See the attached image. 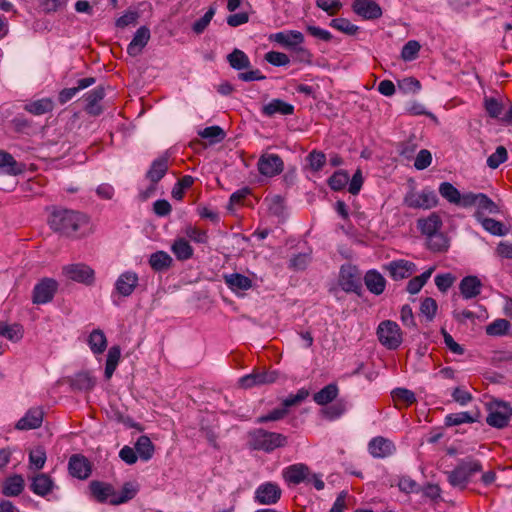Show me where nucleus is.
Here are the masks:
<instances>
[{
	"instance_id": "5fc2aeb1",
	"label": "nucleus",
	"mask_w": 512,
	"mask_h": 512,
	"mask_svg": "<svg viewBox=\"0 0 512 512\" xmlns=\"http://www.w3.org/2000/svg\"><path fill=\"white\" fill-rule=\"evenodd\" d=\"M438 310V304L432 297H426L422 300L420 305V313L428 322L434 320Z\"/></svg>"
},
{
	"instance_id": "c756f323",
	"label": "nucleus",
	"mask_w": 512,
	"mask_h": 512,
	"mask_svg": "<svg viewBox=\"0 0 512 512\" xmlns=\"http://www.w3.org/2000/svg\"><path fill=\"white\" fill-rule=\"evenodd\" d=\"M224 282L228 288L238 294L242 291H247L252 288V280L240 273H231L224 275Z\"/></svg>"
},
{
	"instance_id": "5701e85b",
	"label": "nucleus",
	"mask_w": 512,
	"mask_h": 512,
	"mask_svg": "<svg viewBox=\"0 0 512 512\" xmlns=\"http://www.w3.org/2000/svg\"><path fill=\"white\" fill-rule=\"evenodd\" d=\"M269 40L280 44L290 51L297 44L304 42V36L300 31L289 30L271 34Z\"/></svg>"
},
{
	"instance_id": "1a4fd4ad",
	"label": "nucleus",
	"mask_w": 512,
	"mask_h": 512,
	"mask_svg": "<svg viewBox=\"0 0 512 512\" xmlns=\"http://www.w3.org/2000/svg\"><path fill=\"white\" fill-rule=\"evenodd\" d=\"M58 290V282L53 278L41 279L33 288L32 302L34 304H46L53 300Z\"/></svg>"
},
{
	"instance_id": "4be33fe9",
	"label": "nucleus",
	"mask_w": 512,
	"mask_h": 512,
	"mask_svg": "<svg viewBox=\"0 0 512 512\" xmlns=\"http://www.w3.org/2000/svg\"><path fill=\"white\" fill-rule=\"evenodd\" d=\"M91 496L99 503H105L116 496V490L110 483L93 480L89 483Z\"/></svg>"
},
{
	"instance_id": "338daca9",
	"label": "nucleus",
	"mask_w": 512,
	"mask_h": 512,
	"mask_svg": "<svg viewBox=\"0 0 512 512\" xmlns=\"http://www.w3.org/2000/svg\"><path fill=\"white\" fill-rule=\"evenodd\" d=\"M311 169L315 172L320 171L326 163V156L321 151L313 150L307 156Z\"/></svg>"
},
{
	"instance_id": "774afa93",
	"label": "nucleus",
	"mask_w": 512,
	"mask_h": 512,
	"mask_svg": "<svg viewBox=\"0 0 512 512\" xmlns=\"http://www.w3.org/2000/svg\"><path fill=\"white\" fill-rule=\"evenodd\" d=\"M484 106L491 118H499L503 110V104L493 97L485 98Z\"/></svg>"
},
{
	"instance_id": "cd10ccee",
	"label": "nucleus",
	"mask_w": 512,
	"mask_h": 512,
	"mask_svg": "<svg viewBox=\"0 0 512 512\" xmlns=\"http://www.w3.org/2000/svg\"><path fill=\"white\" fill-rule=\"evenodd\" d=\"M482 283L477 276L469 275L462 278L459 283V290L462 297L466 300L480 295Z\"/></svg>"
},
{
	"instance_id": "bb28decb",
	"label": "nucleus",
	"mask_w": 512,
	"mask_h": 512,
	"mask_svg": "<svg viewBox=\"0 0 512 512\" xmlns=\"http://www.w3.org/2000/svg\"><path fill=\"white\" fill-rule=\"evenodd\" d=\"M25 488V480L22 475L14 474L5 478L1 485V492L6 497H17Z\"/></svg>"
},
{
	"instance_id": "f8f14e48",
	"label": "nucleus",
	"mask_w": 512,
	"mask_h": 512,
	"mask_svg": "<svg viewBox=\"0 0 512 512\" xmlns=\"http://www.w3.org/2000/svg\"><path fill=\"white\" fill-rule=\"evenodd\" d=\"M383 268L394 281L407 279L417 272L416 264L405 259L393 260L384 265Z\"/></svg>"
},
{
	"instance_id": "4468645a",
	"label": "nucleus",
	"mask_w": 512,
	"mask_h": 512,
	"mask_svg": "<svg viewBox=\"0 0 512 512\" xmlns=\"http://www.w3.org/2000/svg\"><path fill=\"white\" fill-rule=\"evenodd\" d=\"M281 488L273 482H266L258 486L255 491V501L261 505H273L281 498Z\"/></svg>"
},
{
	"instance_id": "6e6552de",
	"label": "nucleus",
	"mask_w": 512,
	"mask_h": 512,
	"mask_svg": "<svg viewBox=\"0 0 512 512\" xmlns=\"http://www.w3.org/2000/svg\"><path fill=\"white\" fill-rule=\"evenodd\" d=\"M439 199L435 191L425 188L420 193L409 192L404 197V204L413 209H431L438 205Z\"/></svg>"
},
{
	"instance_id": "2f4dec72",
	"label": "nucleus",
	"mask_w": 512,
	"mask_h": 512,
	"mask_svg": "<svg viewBox=\"0 0 512 512\" xmlns=\"http://www.w3.org/2000/svg\"><path fill=\"white\" fill-rule=\"evenodd\" d=\"M442 225V219L436 212L431 213L426 218H420L417 220V228L425 236L439 232Z\"/></svg>"
},
{
	"instance_id": "09e8293b",
	"label": "nucleus",
	"mask_w": 512,
	"mask_h": 512,
	"mask_svg": "<svg viewBox=\"0 0 512 512\" xmlns=\"http://www.w3.org/2000/svg\"><path fill=\"white\" fill-rule=\"evenodd\" d=\"M475 215L481 221V224L486 231L496 236L505 235L506 228L502 222L492 218H480V211H477Z\"/></svg>"
},
{
	"instance_id": "4c0bfd02",
	"label": "nucleus",
	"mask_w": 512,
	"mask_h": 512,
	"mask_svg": "<svg viewBox=\"0 0 512 512\" xmlns=\"http://www.w3.org/2000/svg\"><path fill=\"white\" fill-rule=\"evenodd\" d=\"M95 384L96 379L87 371L79 372L71 379V387L74 390L90 391Z\"/></svg>"
},
{
	"instance_id": "3c124183",
	"label": "nucleus",
	"mask_w": 512,
	"mask_h": 512,
	"mask_svg": "<svg viewBox=\"0 0 512 512\" xmlns=\"http://www.w3.org/2000/svg\"><path fill=\"white\" fill-rule=\"evenodd\" d=\"M418 148V144L415 142V137L412 136L406 141H402L397 144V152L399 156L406 160L414 158V154Z\"/></svg>"
},
{
	"instance_id": "e2e57ef3",
	"label": "nucleus",
	"mask_w": 512,
	"mask_h": 512,
	"mask_svg": "<svg viewBox=\"0 0 512 512\" xmlns=\"http://www.w3.org/2000/svg\"><path fill=\"white\" fill-rule=\"evenodd\" d=\"M264 59L271 65L276 67L286 66L290 63L288 55L278 51H269L265 54Z\"/></svg>"
},
{
	"instance_id": "9d476101",
	"label": "nucleus",
	"mask_w": 512,
	"mask_h": 512,
	"mask_svg": "<svg viewBox=\"0 0 512 512\" xmlns=\"http://www.w3.org/2000/svg\"><path fill=\"white\" fill-rule=\"evenodd\" d=\"M62 272L68 279L87 286L92 285L95 280L94 270L83 263L66 265L62 268Z\"/></svg>"
},
{
	"instance_id": "ea45409f",
	"label": "nucleus",
	"mask_w": 512,
	"mask_h": 512,
	"mask_svg": "<svg viewBox=\"0 0 512 512\" xmlns=\"http://www.w3.org/2000/svg\"><path fill=\"white\" fill-rule=\"evenodd\" d=\"M435 267L432 266L424 271L422 274L411 278L406 286V291L411 295H415L420 292L422 287L427 283L432 273L434 272Z\"/></svg>"
},
{
	"instance_id": "a878e982",
	"label": "nucleus",
	"mask_w": 512,
	"mask_h": 512,
	"mask_svg": "<svg viewBox=\"0 0 512 512\" xmlns=\"http://www.w3.org/2000/svg\"><path fill=\"white\" fill-rule=\"evenodd\" d=\"M44 412L40 407L29 409L26 414L16 423L18 430H32L39 428L43 421Z\"/></svg>"
},
{
	"instance_id": "2eb2a0df",
	"label": "nucleus",
	"mask_w": 512,
	"mask_h": 512,
	"mask_svg": "<svg viewBox=\"0 0 512 512\" xmlns=\"http://www.w3.org/2000/svg\"><path fill=\"white\" fill-rule=\"evenodd\" d=\"M68 470L72 477L85 480L92 473V464L82 454H73L68 461Z\"/></svg>"
},
{
	"instance_id": "a18cd8bd",
	"label": "nucleus",
	"mask_w": 512,
	"mask_h": 512,
	"mask_svg": "<svg viewBox=\"0 0 512 512\" xmlns=\"http://www.w3.org/2000/svg\"><path fill=\"white\" fill-rule=\"evenodd\" d=\"M0 335L12 342H18L23 338V328L20 324L9 325L0 321Z\"/></svg>"
},
{
	"instance_id": "58836bf2",
	"label": "nucleus",
	"mask_w": 512,
	"mask_h": 512,
	"mask_svg": "<svg viewBox=\"0 0 512 512\" xmlns=\"http://www.w3.org/2000/svg\"><path fill=\"white\" fill-rule=\"evenodd\" d=\"M88 345L94 354H101L107 348V338L101 329H94L88 338Z\"/></svg>"
},
{
	"instance_id": "f3484780",
	"label": "nucleus",
	"mask_w": 512,
	"mask_h": 512,
	"mask_svg": "<svg viewBox=\"0 0 512 512\" xmlns=\"http://www.w3.org/2000/svg\"><path fill=\"white\" fill-rule=\"evenodd\" d=\"M138 275L133 271H126L119 275L115 282V292L123 297H129L138 286Z\"/></svg>"
},
{
	"instance_id": "69168bd1",
	"label": "nucleus",
	"mask_w": 512,
	"mask_h": 512,
	"mask_svg": "<svg viewBox=\"0 0 512 512\" xmlns=\"http://www.w3.org/2000/svg\"><path fill=\"white\" fill-rule=\"evenodd\" d=\"M476 206L479 210L486 211L490 214L498 213V206L484 193H478Z\"/></svg>"
},
{
	"instance_id": "7c9ffc66",
	"label": "nucleus",
	"mask_w": 512,
	"mask_h": 512,
	"mask_svg": "<svg viewBox=\"0 0 512 512\" xmlns=\"http://www.w3.org/2000/svg\"><path fill=\"white\" fill-rule=\"evenodd\" d=\"M105 89L103 86H97L93 90L85 94V100L87 102L85 111L91 115L97 116L102 113V108L98 103L104 98Z\"/></svg>"
},
{
	"instance_id": "393cba45",
	"label": "nucleus",
	"mask_w": 512,
	"mask_h": 512,
	"mask_svg": "<svg viewBox=\"0 0 512 512\" xmlns=\"http://www.w3.org/2000/svg\"><path fill=\"white\" fill-rule=\"evenodd\" d=\"M169 169V154L164 153L157 159L153 160L150 168L146 172V178L151 183H157L166 175Z\"/></svg>"
},
{
	"instance_id": "f704fd0d",
	"label": "nucleus",
	"mask_w": 512,
	"mask_h": 512,
	"mask_svg": "<svg viewBox=\"0 0 512 512\" xmlns=\"http://www.w3.org/2000/svg\"><path fill=\"white\" fill-rule=\"evenodd\" d=\"M480 412L475 411L474 413L469 411L451 413L445 417V425L448 427L457 426L463 423H474L479 420Z\"/></svg>"
},
{
	"instance_id": "9b49d317",
	"label": "nucleus",
	"mask_w": 512,
	"mask_h": 512,
	"mask_svg": "<svg viewBox=\"0 0 512 512\" xmlns=\"http://www.w3.org/2000/svg\"><path fill=\"white\" fill-rule=\"evenodd\" d=\"M278 377L279 372L276 370H253L252 373L247 374L239 379V386L244 389H249L255 386L272 384L277 381Z\"/></svg>"
},
{
	"instance_id": "79ce46f5",
	"label": "nucleus",
	"mask_w": 512,
	"mask_h": 512,
	"mask_svg": "<svg viewBox=\"0 0 512 512\" xmlns=\"http://www.w3.org/2000/svg\"><path fill=\"white\" fill-rule=\"evenodd\" d=\"M135 451L143 461H148L153 457L154 445L148 436L142 435L135 444Z\"/></svg>"
},
{
	"instance_id": "c03bdc74",
	"label": "nucleus",
	"mask_w": 512,
	"mask_h": 512,
	"mask_svg": "<svg viewBox=\"0 0 512 512\" xmlns=\"http://www.w3.org/2000/svg\"><path fill=\"white\" fill-rule=\"evenodd\" d=\"M120 357H121L120 347L118 345L110 347L108 354H107L105 372H104L106 379H110L112 377L113 373L115 372V370L118 366Z\"/></svg>"
},
{
	"instance_id": "603ef678",
	"label": "nucleus",
	"mask_w": 512,
	"mask_h": 512,
	"mask_svg": "<svg viewBox=\"0 0 512 512\" xmlns=\"http://www.w3.org/2000/svg\"><path fill=\"white\" fill-rule=\"evenodd\" d=\"M199 136L209 139L211 144L219 143L224 140L226 133L220 126H209L199 131Z\"/></svg>"
},
{
	"instance_id": "6e6d98bb",
	"label": "nucleus",
	"mask_w": 512,
	"mask_h": 512,
	"mask_svg": "<svg viewBox=\"0 0 512 512\" xmlns=\"http://www.w3.org/2000/svg\"><path fill=\"white\" fill-rule=\"evenodd\" d=\"M510 322L506 319H496L486 326V334L489 336H502L508 333Z\"/></svg>"
},
{
	"instance_id": "473e14b6",
	"label": "nucleus",
	"mask_w": 512,
	"mask_h": 512,
	"mask_svg": "<svg viewBox=\"0 0 512 512\" xmlns=\"http://www.w3.org/2000/svg\"><path fill=\"white\" fill-rule=\"evenodd\" d=\"M262 113L268 117L275 114L292 115L294 113V106L282 99H273L262 107Z\"/></svg>"
},
{
	"instance_id": "864d4df0",
	"label": "nucleus",
	"mask_w": 512,
	"mask_h": 512,
	"mask_svg": "<svg viewBox=\"0 0 512 512\" xmlns=\"http://www.w3.org/2000/svg\"><path fill=\"white\" fill-rule=\"evenodd\" d=\"M328 185L334 191H341L349 182V174L346 171L338 170L328 178Z\"/></svg>"
},
{
	"instance_id": "f03ea898",
	"label": "nucleus",
	"mask_w": 512,
	"mask_h": 512,
	"mask_svg": "<svg viewBox=\"0 0 512 512\" xmlns=\"http://www.w3.org/2000/svg\"><path fill=\"white\" fill-rule=\"evenodd\" d=\"M339 387L336 383H330L313 394V401L325 406L321 409L324 418L333 421L340 418L347 410V401L343 398L338 399Z\"/></svg>"
},
{
	"instance_id": "c85d7f7f",
	"label": "nucleus",
	"mask_w": 512,
	"mask_h": 512,
	"mask_svg": "<svg viewBox=\"0 0 512 512\" xmlns=\"http://www.w3.org/2000/svg\"><path fill=\"white\" fill-rule=\"evenodd\" d=\"M25 165L17 162L15 158L8 152L0 150V172L17 176L24 172Z\"/></svg>"
},
{
	"instance_id": "20e7f679",
	"label": "nucleus",
	"mask_w": 512,
	"mask_h": 512,
	"mask_svg": "<svg viewBox=\"0 0 512 512\" xmlns=\"http://www.w3.org/2000/svg\"><path fill=\"white\" fill-rule=\"evenodd\" d=\"M482 471V464L479 460L473 458H466L461 460L457 466L447 474V480L453 487H458L460 490L466 489L470 478L478 472Z\"/></svg>"
},
{
	"instance_id": "e433bc0d",
	"label": "nucleus",
	"mask_w": 512,
	"mask_h": 512,
	"mask_svg": "<svg viewBox=\"0 0 512 512\" xmlns=\"http://www.w3.org/2000/svg\"><path fill=\"white\" fill-rule=\"evenodd\" d=\"M172 263V257L165 251L152 253L149 258V265L157 272L169 269L172 266Z\"/></svg>"
},
{
	"instance_id": "a211bd4d",
	"label": "nucleus",
	"mask_w": 512,
	"mask_h": 512,
	"mask_svg": "<svg viewBox=\"0 0 512 512\" xmlns=\"http://www.w3.org/2000/svg\"><path fill=\"white\" fill-rule=\"evenodd\" d=\"M352 9L366 20H374L382 16L381 7L373 0H354Z\"/></svg>"
},
{
	"instance_id": "aec40b11",
	"label": "nucleus",
	"mask_w": 512,
	"mask_h": 512,
	"mask_svg": "<svg viewBox=\"0 0 512 512\" xmlns=\"http://www.w3.org/2000/svg\"><path fill=\"white\" fill-rule=\"evenodd\" d=\"M30 490L40 497H45L55 488L53 479L46 473H38L30 478Z\"/></svg>"
},
{
	"instance_id": "6ab92c4d",
	"label": "nucleus",
	"mask_w": 512,
	"mask_h": 512,
	"mask_svg": "<svg viewBox=\"0 0 512 512\" xmlns=\"http://www.w3.org/2000/svg\"><path fill=\"white\" fill-rule=\"evenodd\" d=\"M394 443L382 436L374 437L368 443V451L374 458H386L395 452Z\"/></svg>"
},
{
	"instance_id": "49530a36",
	"label": "nucleus",
	"mask_w": 512,
	"mask_h": 512,
	"mask_svg": "<svg viewBox=\"0 0 512 512\" xmlns=\"http://www.w3.org/2000/svg\"><path fill=\"white\" fill-rule=\"evenodd\" d=\"M137 492L138 489L133 483L126 482L122 486L120 494L116 492V496L112 500H110V504L120 505L126 503L129 500L133 499L136 496Z\"/></svg>"
},
{
	"instance_id": "de8ad7c7",
	"label": "nucleus",
	"mask_w": 512,
	"mask_h": 512,
	"mask_svg": "<svg viewBox=\"0 0 512 512\" xmlns=\"http://www.w3.org/2000/svg\"><path fill=\"white\" fill-rule=\"evenodd\" d=\"M427 247L433 252H443L449 247L448 239L440 231L427 236Z\"/></svg>"
},
{
	"instance_id": "0e129e2a",
	"label": "nucleus",
	"mask_w": 512,
	"mask_h": 512,
	"mask_svg": "<svg viewBox=\"0 0 512 512\" xmlns=\"http://www.w3.org/2000/svg\"><path fill=\"white\" fill-rule=\"evenodd\" d=\"M293 54L294 61L311 64L313 55L312 53L305 47L301 46V44H297L290 50Z\"/></svg>"
},
{
	"instance_id": "423d86ee",
	"label": "nucleus",
	"mask_w": 512,
	"mask_h": 512,
	"mask_svg": "<svg viewBox=\"0 0 512 512\" xmlns=\"http://www.w3.org/2000/svg\"><path fill=\"white\" fill-rule=\"evenodd\" d=\"M489 414L486 422L489 426L502 429L508 426L512 417V407L504 401L493 400L487 404Z\"/></svg>"
},
{
	"instance_id": "8fccbe9b",
	"label": "nucleus",
	"mask_w": 512,
	"mask_h": 512,
	"mask_svg": "<svg viewBox=\"0 0 512 512\" xmlns=\"http://www.w3.org/2000/svg\"><path fill=\"white\" fill-rule=\"evenodd\" d=\"M439 193L451 204L457 205L461 202L460 191L450 182H442L439 185Z\"/></svg>"
},
{
	"instance_id": "37998d69",
	"label": "nucleus",
	"mask_w": 512,
	"mask_h": 512,
	"mask_svg": "<svg viewBox=\"0 0 512 512\" xmlns=\"http://www.w3.org/2000/svg\"><path fill=\"white\" fill-rule=\"evenodd\" d=\"M54 103L50 98H42L26 104L24 109L33 115H43L53 110Z\"/></svg>"
},
{
	"instance_id": "ddd939ff",
	"label": "nucleus",
	"mask_w": 512,
	"mask_h": 512,
	"mask_svg": "<svg viewBox=\"0 0 512 512\" xmlns=\"http://www.w3.org/2000/svg\"><path fill=\"white\" fill-rule=\"evenodd\" d=\"M257 168L261 175L274 177L284 169V162L277 154H262L257 162Z\"/></svg>"
},
{
	"instance_id": "a19ab883",
	"label": "nucleus",
	"mask_w": 512,
	"mask_h": 512,
	"mask_svg": "<svg viewBox=\"0 0 512 512\" xmlns=\"http://www.w3.org/2000/svg\"><path fill=\"white\" fill-rule=\"evenodd\" d=\"M171 251L179 261H185L193 256V247L184 238H178L171 246Z\"/></svg>"
},
{
	"instance_id": "4d7b16f0",
	"label": "nucleus",
	"mask_w": 512,
	"mask_h": 512,
	"mask_svg": "<svg viewBox=\"0 0 512 512\" xmlns=\"http://www.w3.org/2000/svg\"><path fill=\"white\" fill-rule=\"evenodd\" d=\"M216 13V8L211 6L206 11V13L197 21L194 22L192 25V30L195 34L200 35L202 34L208 25L210 24L211 20L213 19L214 15Z\"/></svg>"
},
{
	"instance_id": "680f3d73",
	"label": "nucleus",
	"mask_w": 512,
	"mask_h": 512,
	"mask_svg": "<svg viewBox=\"0 0 512 512\" xmlns=\"http://www.w3.org/2000/svg\"><path fill=\"white\" fill-rule=\"evenodd\" d=\"M392 397L395 401L402 402L407 406L416 402L415 393L406 388H395L392 391Z\"/></svg>"
},
{
	"instance_id": "13d9d810",
	"label": "nucleus",
	"mask_w": 512,
	"mask_h": 512,
	"mask_svg": "<svg viewBox=\"0 0 512 512\" xmlns=\"http://www.w3.org/2000/svg\"><path fill=\"white\" fill-rule=\"evenodd\" d=\"M507 159V149L504 146H498L496 151L487 158V166L491 169H497Z\"/></svg>"
},
{
	"instance_id": "412c9836",
	"label": "nucleus",
	"mask_w": 512,
	"mask_h": 512,
	"mask_svg": "<svg viewBox=\"0 0 512 512\" xmlns=\"http://www.w3.org/2000/svg\"><path fill=\"white\" fill-rule=\"evenodd\" d=\"M150 37V29L147 26L139 27L136 30L131 42L127 46V53L132 57L140 55L145 46L148 44Z\"/></svg>"
},
{
	"instance_id": "c9c22d12",
	"label": "nucleus",
	"mask_w": 512,
	"mask_h": 512,
	"mask_svg": "<svg viewBox=\"0 0 512 512\" xmlns=\"http://www.w3.org/2000/svg\"><path fill=\"white\" fill-rule=\"evenodd\" d=\"M227 62L230 67L234 70L241 71L244 69H249L251 67V62L246 53L238 48H235L231 53L227 55Z\"/></svg>"
},
{
	"instance_id": "dca6fc26",
	"label": "nucleus",
	"mask_w": 512,
	"mask_h": 512,
	"mask_svg": "<svg viewBox=\"0 0 512 512\" xmlns=\"http://www.w3.org/2000/svg\"><path fill=\"white\" fill-rule=\"evenodd\" d=\"M310 469L306 464L297 463L283 470V478L288 484L298 485L302 482L309 483Z\"/></svg>"
},
{
	"instance_id": "7ed1b4c3",
	"label": "nucleus",
	"mask_w": 512,
	"mask_h": 512,
	"mask_svg": "<svg viewBox=\"0 0 512 512\" xmlns=\"http://www.w3.org/2000/svg\"><path fill=\"white\" fill-rule=\"evenodd\" d=\"M287 445V437L281 433L270 432L262 428L248 433V446L252 450L270 453Z\"/></svg>"
},
{
	"instance_id": "72a5a7b5",
	"label": "nucleus",
	"mask_w": 512,
	"mask_h": 512,
	"mask_svg": "<svg viewBox=\"0 0 512 512\" xmlns=\"http://www.w3.org/2000/svg\"><path fill=\"white\" fill-rule=\"evenodd\" d=\"M95 82H96V79L94 77H87V78L79 79L77 81L76 87L64 88L63 90H61L59 92L58 101L61 104L67 103L76 95L77 92L90 87Z\"/></svg>"
},
{
	"instance_id": "bf43d9fd",
	"label": "nucleus",
	"mask_w": 512,
	"mask_h": 512,
	"mask_svg": "<svg viewBox=\"0 0 512 512\" xmlns=\"http://www.w3.org/2000/svg\"><path fill=\"white\" fill-rule=\"evenodd\" d=\"M330 26L347 34V35H355L359 29L358 26L352 24L346 18H335L330 22Z\"/></svg>"
},
{
	"instance_id": "f257e3e1",
	"label": "nucleus",
	"mask_w": 512,
	"mask_h": 512,
	"mask_svg": "<svg viewBox=\"0 0 512 512\" xmlns=\"http://www.w3.org/2000/svg\"><path fill=\"white\" fill-rule=\"evenodd\" d=\"M48 224L62 237L80 239L90 234V217L78 210L53 207Z\"/></svg>"
},
{
	"instance_id": "0eeeda50",
	"label": "nucleus",
	"mask_w": 512,
	"mask_h": 512,
	"mask_svg": "<svg viewBox=\"0 0 512 512\" xmlns=\"http://www.w3.org/2000/svg\"><path fill=\"white\" fill-rule=\"evenodd\" d=\"M377 336L380 343L390 350L397 349L402 343L401 329L396 322L391 320H385L379 324Z\"/></svg>"
},
{
	"instance_id": "b1692460",
	"label": "nucleus",
	"mask_w": 512,
	"mask_h": 512,
	"mask_svg": "<svg viewBox=\"0 0 512 512\" xmlns=\"http://www.w3.org/2000/svg\"><path fill=\"white\" fill-rule=\"evenodd\" d=\"M362 281L364 282L367 290L376 296L381 295L386 289L387 281L376 269L368 270L362 277Z\"/></svg>"
},
{
	"instance_id": "39448f33",
	"label": "nucleus",
	"mask_w": 512,
	"mask_h": 512,
	"mask_svg": "<svg viewBox=\"0 0 512 512\" xmlns=\"http://www.w3.org/2000/svg\"><path fill=\"white\" fill-rule=\"evenodd\" d=\"M338 285L346 293L362 296V274L360 269L351 263L341 265L338 275Z\"/></svg>"
},
{
	"instance_id": "052dcab7",
	"label": "nucleus",
	"mask_w": 512,
	"mask_h": 512,
	"mask_svg": "<svg viewBox=\"0 0 512 512\" xmlns=\"http://www.w3.org/2000/svg\"><path fill=\"white\" fill-rule=\"evenodd\" d=\"M420 44L416 40H409L402 48L401 58L404 61H413L418 57Z\"/></svg>"
}]
</instances>
